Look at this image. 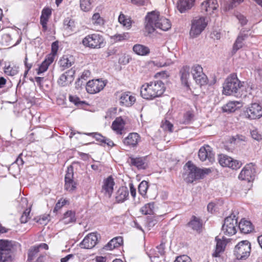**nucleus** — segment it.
I'll list each match as a JSON object with an SVG mask.
<instances>
[{"mask_svg":"<svg viewBox=\"0 0 262 262\" xmlns=\"http://www.w3.org/2000/svg\"><path fill=\"white\" fill-rule=\"evenodd\" d=\"M145 29L149 33H152L156 28L163 31L168 30L171 26L169 19L161 16L157 11L148 12L145 17Z\"/></svg>","mask_w":262,"mask_h":262,"instance_id":"nucleus-1","label":"nucleus"},{"mask_svg":"<svg viewBox=\"0 0 262 262\" xmlns=\"http://www.w3.org/2000/svg\"><path fill=\"white\" fill-rule=\"evenodd\" d=\"M165 91V86L160 80L145 83L140 89L141 97L147 100H152L161 96Z\"/></svg>","mask_w":262,"mask_h":262,"instance_id":"nucleus-2","label":"nucleus"},{"mask_svg":"<svg viewBox=\"0 0 262 262\" xmlns=\"http://www.w3.org/2000/svg\"><path fill=\"white\" fill-rule=\"evenodd\" d=\"M184 172L183 177L187 183L203 178L205 175L211 172L209 168L201 169L196 167L191 161H188L184 166Z\"/></svg>","mask_w":262,"mask_h":262,"instance_id":"nucleus-3","label":"nucleus"},{"mask_svg":"<svg viewBox=\"0 0 262 262\" xmlns=\"http://www.w3.org/2000/svg\"><path fill=\"white\" fill-rule=\"evenodd\" d=\"M241 86V82L236 75L231 74L223 84V94L226 95H233L237 93Z\"/></svg>","mask_w":262,"mask_h":262,"instance_id":"nucleus-4","label":"nucleus"},{"mask_svg":"<svg viewBox=\"0 0 262 262\" xmlns=\"http://www.w3.org/2000/svg\"><path fill=\"white\" fill-rule=\"evenodd\" d=\"M13 244L11 241L0 239V262H11Z\"/></svg>","mask_w":262,"mask_h":262,"instance_id":"nucleus-5","label":"nucleus"},{"mask_svg":"<svg viewBox=\"0 0 262 262\" xmlns=\"http://www.w3.org/2000/svg\"><path fill=\"white\" fill-rule=\"evenodd\" d=\"M83 45L92 49H98L104 46V38L99 34H92L85 36L82 40Z\"/></svg>","mask_w":262,"mask_h":262,"instance_id":"nucleus-6","label":"nucleus"},{"mask_svg":"<svg viewBox=\"0 0 262 262\" xmlns=\"http://www.w3.org/2000/svg\"><path fill=\"white\" fill-rule=\"evenodd\" d=\"M251 245L248 241H243L237 244L234 250V254L238 259H247L250 255Z\"/></svg>","mask_w":262,"mask_h":262,"instance_id":"nucleus-7","label":"nucleus"},{"mask_svg":"<svg viewBox=\"0 0 262 262\" xmlns=\"http://www.w3.org/2000/svg\"><path fill=\"white\" fill-rule=\"evenodd\" d=\"M208 20L204 16L196 17L193 19L190 31V35L195 37L200 35L207 26Z\"/></svg>","mask_w":262,"mask_h":262,"instance_id":"nucleus-8","label":"nucleus"},{"mask_svg":"<svg viewBox=\"0 0 262 262\" xmlns=\"http://www.w3.org/2000/svg\"><path fill=\"white\" fill-rule=\"evenodd\" d=\"M237 226V220L235 215H230L225 219L222 230L224 234L232 235L236 233Z\"/></svg>","mask_w":262,"mask_h":262,"instance_id":"nucleus-9","label":"nucleus"},{"mask_svg":"<svg viewBox=\"0 0 262 262\" xmlns=\"http://www.w3.org/2000/svg\"><path fill=\"white\" fill-rule=\"evenodd\" d=\"M255 169L252 163L246 164L242 169L238 175V179L242 181L252 182L255 178Z\"/></svg>","mask_w":262,"mask_h":262,"instance_id":"nucleus-10","label":"nucleus"},{"mask_svg":"<svg viewBox=\"0 0 262 262\" xmlns=\"http://www.w3.org/2000/svg\"><path fill=\"white\" fill-rule=\"evenodd\" d=\"M218 161L222 166L228 167L232 169H238L243 164L241 161L234 160L225 155H219Z\"/></svg>","mask_w":262,"mask_h":262,"instance_id":"nucleus-11","label":"nucleus"},{"mask_svg":"<svg viewBox=\"0 0 262 262\" xmlns=\"http://www.w3.org/2000/svg\"><path fill=\"white\" fill-rule=\"evenodd\" d=\"M20 37L17 33L4 34L1 38L0 43L3 46H14L20 41Z\"/></svg>","mask_w":262,"mask_h":262,"instance_id":"nucleus-12","label":"nucleus"},{"mask_svg":"<svg viewBox=\"0 0 262 262\" xmlns=\"http://www.w3.org/2000/svg\"><path fill=\"white\" fill-rule=\"evenodd\" d=\"M191 72L197 84L203 85L207 83V76L203 72V68L200 65H194L191 68Z\"/></svg>","mask_w":262,"mask_h":262,"instance_id":"nucleus-13","label":"nucleus"},{"mask_svg":"<svg viewBox=\"0 0 262 262\" xmlns=\"http://www.w3.org/2000/svg\"><path fill=\"white\" fill-rule=\"evenodd\" d=\"M106 82L101 79H93L89 81L86 85V90L90 94L99 93L103 89Z\"/></svg>","mask_w":262,"mask_h":262,"instance_id":"nucleus-14","label":"nucleus"},{"mask_svg":"<svg viewBox=\"0 0 262 262\" xmlns=\"http://www.w3.org/2000/svg\"><path fill=\"white\" fill-rule=\"evenodd\" d=\"M246 118L250 119L260 118L262 116V107L256 103H252L245 111Z\"/></svg>","mask_w":262,"mask_h":262,"instance_id":"nucleus-15","label":"nucleus"},{"mask_svg":"<svg viewBox=\"0 0 262 262\" xmlns=\"http://www.w3.org/2000/svg\"><path fill=\"white\" fill-rule=\"evenodd\" d=\"M74 172L72 166L68 167L64 177V188L69 192H73L76 188V183L73 180Z\"/></svg>","mask_w":262,"mask_h":262,"instance_id":"nucleus-16","label":"nucleus"},{"mask_svg":"<svg viewBox=\"0 0 262 262\" xmlns=\"http://www.w3.org/2000/svg\"><path fill=\"white\" fill-rule=\"evenodd\" d=\"M115 184L114 180L112 176H109L103 180L101 191L104 196L111 198Z\"/></svg>","mask_w":262,"mask_h":262,"instance_id":"nucleus-17","label":"nucleus"},{"mask_svg":"<svg viewBox=\"0 0 262 262\" xmlns=\"http://www.w3.org/2000/svg\"><path fill=\"white\" fill-rule=\"evenodd\" d=\"M198 156L202 161L208 160L210 162L212 163L214 160V155L212 152V148L208 145L200 148L198 152Z\"/></svg>","mask_w":262,"mask_h":262,"instance_id":"nucleus-18","label":"nucleus"},{"mask_svg":"<svg viewBox=\"0 0 262 262\" xmlns=\"http://www.w3.org/2000/svg\"><path fill=\"white\" fill-rule=\"evenodd\" d=\"M201 7L203 12L211 15L217 11L219 5L217 0H206L201 4Z\"/></svg>","mask_w":262,"mask_h":262,"instance_id":"nucleus-19","label":"nucleus"},{"mask_svg":"<svg viewBox=\"0 0 262 262\" xmlns=\"http://www.w3.org/2000/svg\"><path fill=\"white\" fill-rule=\"evenodd\" d=\"M141 141L140 135L136 133H129L128 136L125 137L123 140V144L130 148H136L138 143Z\"/></svg>","mask_w":262,"mask_h":262,"instance_id":"nucleus-20","label":"nucleus"},{"mask_svg":"<svg viewBox=\"0 0 262 262\" xmlns=\"http://www.w3.org/2000/svg\"><path fill=\"white\" fill-rule=\"evenodd\" d=\"M98 237L96 233H91L87 235L80 243V247L84 249H92L97 243Z\"/></svg>","mask_w":262,"mask_h":262,"instance_id":"nucleus-21","label":"nucleus"},{"mask_svg":"<svg viewBox=\"0 0 262 262\" xmlns=\"http://www.w3.org/2000/svg\"><path fill=\"white\" fill-rule=\"evenodd\" d=\"M75 71L70 70L63 73L58 80V83L62 86L70 84L74 80Z\"/></svg>","mask_w":262,"mask_h":262,"instance_id":"nucleus-22","label":"nucleus"},{"mask_svg":"<svg viewBox=\"0 0 262 262\" xmlns=\"http://www.w3.org/2000/svg\"><path fill=\"white\" fill-rule=\"evenodd\" d=\"M216 246L214 251L212 253V256L215 257H220L225 251L227 244V239L223 237L222 239L218 237H215Z\"/></svg>","mask_w":262,"mask_h":262,"instance_id":"nucleus-23","label":"nucleus"},{"mask_svg":"<svg viewBox=\"0 0 262 262\" xmlns=\"http://www.w3.org/2000/svg\"><path fill=\"white\" fill-rule=\"evenodd\" d=\"M119 100L122 105L130 107L135 103L136 99L130 92H127L121 94Z\"/></svg>","mask_w":262,"mask_h":262,"instance_id":"nucleus-24","label":"nucleus"},{"mask_svg":"<svg viewBox=\"0 0 262 262\" xmlns=\"http://www.w3.org/2000/svg\"><path fill=\"white\" fill-rule=\"evenodd\" d=\"M194 2L195 0H179L177 3V9L180 13H185L192 7Z\"/></svg>","mask_w":262,"mask_h":262,"instance_id":"nucleus-25","label":"nucleus"},{"mask_svg":"<svg viewBox=\"0 0 262 262\" xmlns=\"http://www.w3.org/2000/svg\"><path fill=\"white\" fill-rule=\"evenodd\" d=\"M128 190L126 187H120L115 194V199L117 203H122L128 199Z\"/></svg>","mask_w":262,"mask_h":262,"instance_id":"nucleus-26","label":"nucleus"},{"mask_svg":"<svg viewBox=\"0 0 262 262\" xmlns=\"http://www.w3.org/2000/svg\"><path fill=\"white\" fill-rule=\"evenodd\" d=\"M247 34L243 33H240L239 34L233 46V52L234 53L245 46V40L247 38Z\"/></svg>","mask_w":262,"mask_h":262,"instance_id":"nucleus-27","label":"nucleus"},{"mask_svg":"<svg viewBox=\"0 0 262 262\" xmlns=\"http://www.w3.org/2000/svg\"><path fill=\"white\" fill-rule=\"evenodd\" d=\"M130 164L139 169H144L147 166L145 159L143 157L129 158Z\"/></svg>","mask_w":262,"mask_h":262,"instance_id":"nucleus-28","label":"nucleus"},{"mask_svg":"<svg viewBox=\"0 0 262 262\" xmlns=\"http://www.w3.org/2000/svg\"><path fill=\"white\" fill-rule=\"evenodd\" d=\"M181 79L183 84L186 87H189L188 80L190 78V68L184 66L180 70Z\"/></svg>","mask_w":262,"mask_h":262,"instance_id":"nucleus-29","label":"nucleus"},{"mask_svg":"<svg viewBox=\"0 0 262 262\" xmlns=\"http://www.w3.org/2000/svg\"><path fill=\"white\" fill-rule=\"evenodd\" d=\"M124 121L121 117L117 118L113 122L112 129L118 134H122L124 127Z\"/></svg>","mask_w":262,"mask_h":262,"instance_id":"nucleus-30","label":"nucleus"},{"mask_svg":"<svg viewBox=\"0 0 262 262\" xmlns=\"http://www.w3.org/2000/svg\"><path fill=\"white\" fill-rule=\"evenodd\" d=\"M75 62L74 58L73 56L70 55H63L59 60L60 67L63 69L69 68L74 64Z\"/></svg>","mask_w":262,"mask_h":262,"instance_id":"nucleus-31","label":"nucleus"},{"mask_svg":"<svg viewBox=\"0 0 262 262\" xmlns=\"http://www.w3.org/2000/svg\"><path fill=\"white\" fill-rule=\"evenodd\" d=\"M133 51L140 56H146L150 53L149 48L143 45L136 44L133 48Z\"/></svg>","mask_w":262,"mask_h":262,"instance_id":"nucleus-32","label":"nucleus"},{"mask_svg":"<svg viewBox=\"0 0 262 262\" xmlns=\"http://www.w3.org/2000/svg\"><path fill=\"white\" fill-rule=\"evenodd\" d=\"M123 244V238L120 237H116L111 240L105 246L104 249L106 250H112L116 248H118Z\"/></svg>","mask_w":262,"mask_h":262,"instance_id":"nucleus-33","label":"nucleus"},{"mask_svg":"<svg viewBox=\"0 0 262 262\" xmlns=\"http://www.w3.org/2000/svg\"><path fill=\"white\" fill-rule=\"evenodd\" d=\"M242 105L239 101H230L223 106V111L226 113H232L241 107Z\"/></svg>","mask_w":262,"mask_h":262,"instance_id":"nucleus-34","label":"nucleus"},{"mask_svg":"<svg viewBox=\"0 0 262 262\" xmlns=\"http://www.w3.org/2000/svg\"><path fill=\"white\" fill-rule=\"evenodd\" d=\"M238 228L242 233L247 234L253 230L251 223L250 221L242 220L239 223Z\"/></svg>","mask_w":262,"mask_h":262,"instance_id":"nucleus-35","label":"nucleus"},{"mask_svg":"<svg viewBox=\"0 0 262 262\" xmlns=\"http://www.w3.org/2000/svg\"><path fill=\"white\" fill-rule=\"evenodd\" d=\"M53 60L54 58L52 56H49L46 58L37 70V74L40 75L41 73L46 72L48 70L49 66L53 62Z\"/></svg>","mask_w":262,"mask_h":262,"instance_id":"nucleus-36","label":"nucleus"},{"mask_svg":"<svg viewBox=\"0 0 262 262\" xmlns=\"http://www.w3.org/2000/svg\"><path fill=\"white\" fill-rule=\"evenodd\" d=\"M75 213L74 211L69 210L67 211L63 215L62 219L61 222L67 225L70 223H74L76 221Z\"/></svg>","mask_w":262,"mask_h":262,"instance_id":"nucleus-37","label":"nucleus"},{"mask_svg":"<svg viewBox=\"0 0 262 262\" xmlns=\"http://www.w3.org/2000/svg\"><path fill=\"white\" fill-rule=\"evenodd\" d=\"M91 75V72L89 70H84L81 74L80 77L75 82L76 87H81L84 85L85 81L87 80Z\"/></svg>","mask_w":262,"mask_h":262,"instance_id":"nucleus-38","label":"nucleus"},{"mask_svg":"<svg viewBox=\"0 0 262 262\" xmlns=\"http://www.w3.org/2000/svg\"><path fill=\"white\" fill-rule=\"evenodd\" d=\"M154 211V203L151 202L145 204L140 208V212L145 215L152 214Z\"/></svg>","mask_w":262,"mask_h":262,"instance_id":"nucleus-39","label":"nucleus"},{"mask_svg":"<svg viewBox=\"0 0 262 262\" xmlns=\"http://www.w3.org/2000/svg\"><path fill=\"white\" fill-rule=\"evenodd\" d=\"M119 22L127 29H129L132 26V21L130 18L127 17L123 14H120L118 17Z\"/></svg>","mask_w":262,"mask_h":262,"instance_id":"nucleus-40","label":"nucleus"},{"mask_svg":"<svg viewBox=\"0 0 262 262\" xmlns=\"http://www.w3.org/2000/svg\"><path fill=\"white\" fill-rule=\"evenodd\" d=\"M188 226L193 230L200 231L202 227V224L199 219L195 216H193L192 220L188 223Z\"/></svg>","mask_w":262,"mask_h":262,"instance_id":"nucleus-41","label":"nucleus"},{"mask_svg":"<svg viewBox=\"0 0 262 262\" xmlns=\"http://www.w3.org/2000/svg\"><path fill=\"white\" fill-rule=\"evenodd\" d=\"M243 0H224L223 5L225 11H227L232 9L235 6V4H240L243 2Z\"/></svg>","mask_w":262,"mask_h":262,"instance_id":"nucleus-42","label":"nucleus"},{"mask_svg":"<svg viewBox=\"0 0 262 262\" xmlns=\"http://www.w3.org/2000/svg\"><path fill=\"white\" fill-rule=\"evenodd\" d=\"M91 21L93 25L99 26H102L104 23L103 17L99 13H95L93 15Z\"/></svg>","mask_w":262,"mask_h":262,"instance_id":"nucleus-43","label":"nucleus"},{"mask_svg":"<svg viewBox=\"0 0 262 262\" xmlns=\"http://www.w3.org/2000/svg\"><path fill=\"white\" fill-rule=\"evenodd\" d=\"M93 0H80V6L82 10L85 12L90 11L92 9V4Z\"/></svg>","mask_w":262,"mask_h":262,"instance_id":"nucleus-44","label":"nucleus"},{"mask_svg":"<svg viewBox=\"0 0 262 262\" xmlns=\"http://www.w3.org/2000/svg\"><path fill=\"white\" fill-rule=\"evenodd\" d=\"M193 117L194 115L192 111H187L184 114L182 119L180 120V122L183 124H188L192 120Z\"/></svg>","mask_w":262,"mask_h":262,"instance_id":"nucleus-45","label":"nucleus"},{"mask_svg":"<svg viewBox=\"0 0 262 262\" xmlns=\"http://www.w3.org/2000/svg\"><path fill=\"white\" fill-rule=\"evenodd\" d=\"M148 188V182L145 181H142L138 186V191L142 196H145L146 194Z\"/></svg>","mask_w":262,"mask_h":262,"instance_id":"nucleus-46","label":"nucleus"},{"mask_svg":"<svg viewBox=\"0 0 262 262\" xmlns=\"http://www.w3.org/2000/svg\"><path fill=\"white\" fill-rule=\"evenodd\" d=\"M129 38V34L128 33H123L122 34H117L111 37L112 40L115 42L121 41L126 40Z\"/></svg>","mask_w":262,"mask_h":262,"instance_id":"nucleus-47","label":"nucleus"},{"mask_svg":"<svg viewBox=\"0 0 262 262\" xmlns=\"http://www.w3.org/2000/svg\"><path fill=\"white\" fill-rule=\"evenodd\" d=\"M67 204H69V201L67 199L61 198L56 204L53 211L55 212L58 211Z\"/></svg>","mask_w":262,"mask_h":262,"instance_id":"nucleus-48","label":"nucleus"},{"mask_svg":"<svg viewBox=\"0 0 262 262\" xmlns=\"http://www.w3.org/2000/svg\"><path fill=\"white\" fill-rule=\"evenodd\" d=\"M63 24L66 29L72 30L75 27L74 20L69 17H67L64 20Z\"/></svg>","mask_w":262,"mask_h":262,"instance_id":"nucleus-49","label":"nucleus"},{"mask_svg":"<svg viewBox=\"0 0 262 262\" xmlns=\"http://www.w3.org/2000/svg\"><path fill=\"white\" fill-rule=\"evenodd\" d=\"M251 137L255 140L259 141L262 140V134L256 128H253L250 131Z\"/></svg>","mask_w":262,"mask_h":262,"instance_id":"nucleus-50","label":"nucleus"},{"mask_svg":"<svg viewBox=\"0 0 262 262\" xmlns=\"http://www.w3.org/2000/svg\"><path fill=\"white\" fill-rule=\"evenodd\" d=\"M39 252V247H33L28 252V260H32L34 257V256L38 253Z\"/></svg>","mask_w":262,"mask_h":262,"instance_id":"nucleus-51","label":"nucleus"},{"mask_svg":"<svg viewBox=\"0 0 262 262\" xmlns=\"http://www.w3.org/2000/svg\"><path fill=\"white\" fill-rule=\"evenodd\" d=\"M30 209H26L20 217V220L21 223H26L30 219Z\"/></svg>","mask_w":262,"mask_h":262,"instance_id":"nucleus-52","label":"nucleus"},{"mask_svg":"<svg viewBox=\"0 0 262 262\" xmlns=\"http://www.w3.org/2000/svg\"><path fill=\"white\" fill-rule=\"evenodd\" d=\"M161 127L165 130H167L170 133L172 132L173 125L169 121L165 120L162 123Z\"/></svg>","mask_w":262,"mask_h":262,"instance_id":"nucleus-53","label":"nucleus"},{"mask_svg":"<svg viewBox=\"0 0 262 262\" xmlns=\"http://www.w3.org/2000/svg\"><path fill=\"white\" fill-rule=\"evenodd\" d=\"M5 73L8 75L14 76L17 74L18 70L16 68L9 66L5 68Z\"/></svg>","mask_w":262,"mask_h":262,"instance_id":"nucleus-54","label":"nucleus"},{"mask_svg":"<svg viewBox=\"0 0 262 262\" xmlns=\"http://www.w3.org/2000/svg\"><path fill=\"white\" fill-rule=\"evenodd\" d=\"M174 262H191V258L186 255L178 256Z\"/></svg>","mask_w":262,"mask_h":262,"instance_id":"nucleus-55","label":"nucleus"},{"mask_svg":"<svg viewBox=\"0 0 262 262\" xmlns=\"http://www.w3.org/2000/svg\"><path fill=\"white\" fill-rule=\"evenodd\" d=\"M85 135H87L88 136H93L94 138L96 139V140L99 141L101 143H103L105 137L102 136L99 134L98 133H86Z\"/></svg>","mask_w":262,"mask_h":262,"instance_id":"nucleus-56","label":"nucleus"},{"mask_svg":"<svg viewBox=\"0 0 262 262\" xmlns=\"http://www.w3.org/2000/svg\"><path fill=\"white\" fill-rule=\"evenodd\" d=\"M133 4L137 6H145L149 3V0H131Z\"/></svg>","mask_w":262,"mask_h":262,"instance_id":"nucleus-57","label":"nucleus"},{"mask_svg":"<svg viewBox=\"0 0 262 262\" xmlns=\"http://www.w3.org/2000/svg\"><path fill=\"white\" fill-rule=\"evenodd\" d=\"M58 50V42L57 41H55L52 43L51 45V51L52 55H50L49 56H52L54 58V56L56 54L57 51Z\"/></svg>","mask_w":262,"mask_h":262,"instance_id":"nucleus-58","label":"nucleus"},{"mask_svg":"<svg viewBox=\"0 0 262 262\" xmlns=\"http://www.w3.org/2000/svg\"><path fill=\"white\" fill-rule=\"evenodd\" d=\"M51 9L49 8H44L41 12V15L40 16L43 17L49 18L50 16L51 15Z\"/></svg>","mask_w":262,"mask_h":262,"instance_id":"nucleus-59","label":"nucleus"},{"mask_svg":"<svg viewBox=\"0 0 262 262\" xmlns=\"http://www.w3.org/2000/svg\"><path fill=\"white\" fill-rule=\"evenodd\" d=\"M48 20H49V19L47 18H45V17L40 16V24L42 25V27L44 31H46L47 29V25Z\"/></svg>","mask_w":262,"mask_h":262,"instance_id":"nucleus-60","label":"nucleus"},{"mask_svg":"<svg viewBox=\"0 0 262 262\" xmlns=\"http://www.w3.org/2000/svg\"><path fill=\"white\" fill-rule=\"evenodd\" d=\"M69 100L71 102L74 103L75 105H78L81 102L80 100V99L76 96H70Z\"/></svg>","mask_w":262,"mask_h":262,"instance_id":"nucleus-61","label":"nucleus"},{"mask_svg":"<svg viewBox=\"0 0 262 262\" xmlns=\"http://www.w3.org/2000/svg\"><path fill=\"white\" fill-rule=\"evenodd\" d=\"M129 187L130 189V194L133 198H135L136 195V189L133 183H129Z\"/></svg>","mask_w":262,"mask_h":262,"instance_id":"nucleus-62","label":"nucleus"},{"mask_svg":"<svg viewBox=\"0 0 262 262\" xmlns=\"http://www.w3.org/2000/svg\"><path fill=\"white\" fill-rule=\"evenodd\" d=\"M236 17L242 25H244L247 23V19L244 15L239 14Z\"/></svg>","mask_w":262,"mask_h":262,"instance_id":"nucleus-63","label":"nucleus"},{"mask_svg":"<svg viewBox=\"0 0 262 262\" xmlns=\"http://www.w3.org/2000/svg\"><path fill=\"white\" fill-rule=\"evenodd\" d=\"M102 143H104V144H106L108 146L112 147L114 146V142L110 140V139L106 138L105 137L104 140Z\"/></svg>","mask_w":262,"mask_h":262,"instance_id":"nucleus-64","label":"nucleus"}]
</instances>
